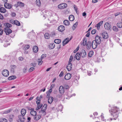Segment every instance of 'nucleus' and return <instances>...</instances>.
<instances>
[{
    "mask_svg": "<svg viewBox=\"0 0 122 122\" xmlns=\"http://www.w3.org/2000/svg\"><path fill=\"white\" fill-rule=\"evenodd\" d=\"M119 109V108L117 107H113L109 110V112L111 115L113 117H115V118H114V119L116 120L118 116Z\"/></svg>",
    "mask_w": 122,
    "mask_h": 122,
    "instance_id": "1",
    "label": "nucleus"
},
{
    "mask_svg": "<svg viewBox=\"0 0 122 122\" xmlns=\"http://www.w3.org/2000/svg\"><path fill=\"white\" fill-rule=\"evenodd\" d=\"M67 6V4L65 3H61L58 6V8L59 9H62L66 8Z\"/></svg>",
    "mask_w": 122,
    "mask_h": 122,
    "instance_id": "2",
    "label": "nucleus"
},
{
    "mask_svg": "<svg viewBox=\"0 0 122 122\" xmlns=\"http://www.w3.org/2000/svg\"><path fill=\"white\" fill-rule=\"evenodd\" d=\"M2 74L4 76L7 77L9 75V72L7 70H4L2 71Z\"/></svg>",
    "mask_w": 122,
    "mask_h": 122,
    "instance_id": "3",
    "label": "nucleus"
},
{
    "mask_svg": "<svg viewBox=\"0 0 122 122\" xmlns=\"http://www.w3.org/2000/svg\"><path fill=\"white\" fill-rule=\"evenodd\" d=\"M80 53L81 56L83 58L85 57L86 55V51L84 50H82Z\"/></svg>",
    "mask_w": 122,
    "mask_h": 122,
    "instance_id": "4",
    "label": "nucleus"
},
{
    "mask_svg": "<svg viewBox=\"0 0 122 122\" xmlns=\"http://www.w3.org/2000/svg\"><path fill=\"white\" fill-rule=\"evenodd\" d=\"M4 31L7 35H8L12 32V30L9 28H5L4 29Z\"/></svg>",
    "mask_w": 122,
    "mask_h": 122,
    "instance_id": "5",
    "label": "nucleus"
},
{
    "mask_svg": "<svg viewBox=\"0 0 122 122\" xmlns=\"http://www.w3.org/2000/svg\"><path fill=\"white\" fill-rule=\"evenodd\" d=\"M94 41H96L99 45L101 42V37L98 35L96 36L95 37V40Z\"/></svg>",
    "mask_w": 122,
    "mask_h": 122,
    "instance_id": "6",
    "label": "nucleus"
},
{
    "mask_svg": "<svg viewBox=\"0 0 122 122\" xmlns=\"http://www.w3.org/2000/svg\"><path fill=\"white\" fill-rule=\"evenodd\" d=\"M39 101L38 102V101H36V103L37 104V107L36 108L37 110H38L40 109L42 106L43 105L42 104H41L40 103V100L39 99L38 100Z\"/></svg>",
    "mask_w": 122,
    "mask_h": 122,
    "instance_id": "7",
    "label": "nucleus"
},
{
    "mask_svg": "<svg viewBox=\"0 0 122 122\" xmlns=\"http://www.w3.org/2000/svg\"><path fill=\"white\" fill-rule=\"evenodd\" d=\"M98 45V43L94 40L92 42V47L93 49H96Z\"/></svg>",
    "mask_w": 122,
    "mask_h": 122,
    "instance_id": "8",
    "label": "nucleus"
},
{
    "mask_svg": "<svg viewBox=\"0 0 122 122\" xmlns=\"http://www.w3.org/2000/svg\"><path fill=\"white\" fill-rule=\"evenodd\" d=\"M25 116L23 115L22 114L19 115L18 118L21 122H23L25 121Z\"/></svg>",
    "mask_w": 122,
    "mask_h": 122,
    "instance_id": "9",
    "label": "nucleus"
},
{
    "mask_svg": "<svg viewBox=\"0 0 122 122\" xmlns=\"http://www.w3.org/2000/svg\"><path fill=\"white\" fill-rule=\"evenodd\" d=\"M102 35L103 38L104 39H106L108 38V34L106 32L104 31L102 33Z\"/></svg>",
    "mask_w": 122,
    "mask_h": 122,
    "instance_id": "10",
    "label": "nucleus"
},
{
    "mask_svg": "<svg viewBox=\"0 0 122 122\" xmlns=\"http://www.w3.org/2000/svg\"><path fill=\"white\" fill-rule=\"evenodd\" d=\"M104 26L106 29L108 30H109L111 28L110 24L108 22L105 23Z\"/></svg>",
    "mask_w": 122,
    "mask_h": 122,
    "instance_id": "11",
    "label": "nucleus"
},
{
    "mask_svg": "<svg viewBox=\"0 0 122 122\" xmlns=\"http://www.w3.org/2000/svg\"><path fill=\"white\" fill-rule=\"evenodd\" d=\"M72 65L71 62H69L68 65H67L66 68L68 71H70L72 69Z\"/></svg>",
    "mask_w": 122,
    "mask_h": 122,
    "instance_id": "12",
    "label": "nucleus"
},
{
    "mask_svg": "<svg viewBox=\"0 0 122 122\" xmlns=\"http://www.w3.org/2000/svg\"><path fill=\"white\" fill-rule=\"evenodd\" d=\"M71 75L70 73L67 74L65 76V79L66 80H69L71 77Z\"/></svg>",
    "mask_w": 122,
    "mask_h": 122,
    "instance_id": "13",
    "label": "nucleus"
},
{
    "mask_svg": "<svg viewBox=\"0 0 122 122\" xmlns=\"http://www.w3.org/2000/svg\"><path fill=\"white\" fill-rule=\"evenodd\" d=\"M5 7L6 8L10 9L12 7V5L7 3L4 4Z\"/></svg>",
    "mask_w": 122,
    "mask_h": 122,
    "instance_id": "14",
    "label": "nucleus"
},
{
    "mask_svg": "<svg viewBox=\"0 0 122 122\" xmlns=\"http://www.w3.org/2000/svg\"><path fill=\"white\" fill-rule=\"evenodd\" d=\"M72 39V38H71L69 40V38H67L65 39L63 42V46L67 44Z\"/></svg>",
    "mask_w": 122,
    "mask_h": 122,
    "instance_id": "15",
    "label": "nucleus"
},
{
    "mask_svg": "<svg viewBox=\"0 0 122 122\" xmlns=\"http://www.w3.org/2000/svg\"><path fill=\"white\" fill-rule=\"evenodd\" d=\"M65 28L64 26L61 25L58 27V30L62 32L65 30Z\"/></svg>",
    "mask_w": 122,
    "mask_h": 122,
    "instance_id": "16",
    "label": "nucleus"
},
{
    "mask_svg": "<svg viewBox=\"0 0 122 122\" xmlns=\"http://www.w3.org/2000/svg\"><path fill=\"white\" fill-rule=\"evenodd\" d=\"M60 93L61 94H63L64 92V87L62 86H61L59 89Z\"/></svg>",
    "mask_w": 122,
    "mask_h": 122,
    "instance_id": "17",
    "label": "nucleus"
},
{
    "mask_svg": "<svg viewBox=\"0 0 122 122\" xmlns=\"http://www.w3.org/2000/svg\"><path fill=\"white\" fill-rule=\"evenodd\" d=\"M80 78L79 76H75L73 77L72 79V81H75L79 80Z\"/></svg>",
    "mask_w": 122,
    "mask_h": 122,
    "instance_id": "18",
    "label": "nucleus"
},
{
    "mask_svg": "<svg viewBox=\"0 0 122 122\" xmlns=\"http://www.w3.org/2000/svg\"><path fill=\"white\" fill-rule=\"evenodd\" d=\"M41 117L40 115L36 114L34 117V119L35 120L37 121L39 120Z\"/></svg>",
    "mask_w": 122,
    "mask_h": 122,
    "instance_id": "19",
    "label": "nucleus"
},
{
    "mask_svg": "<svg viewBox=\"0 0 122 122\" xmlns=\"http://www.w3.org/2000/svg\"><path fill=\"white\" fill-rule=\"evenodd\" d=\"M103 21H101L100 22H99L98 24H97L96 25V27H97V30H99V29L100 26L102 25L103 23Z\"/></svg>",
    "mask_w": 122,
    "mask_h": 122,
    "instance_id": "20",
    "label": "nucleus"
},
{
    "mask_svg": "<svg viewBox=\"0 0 122 122\" xmlns=\"http://www.w3.org/2000/svg\"><path fill=\"white\" fill-rule=\"evenodd\" d=\"M81 56L80 53H77L76 54L75 56L76 59L77 60H79Z\"/></svg>",
    "mask_w": 122,
    "mask_h": 122,
    "instance_id": "21",
    "label": "nucleus"
},
{
    "mask_svg": "<svg viewBox=\"0 0 122 122\" xmlns=\"http://www.w3.org/2000/svg\"><path fill=\"white\" fill-rule=\"evenodd\" d=\"M87 40L85 38H84L83 39V42H81V45L83 46H86L87 43H86Z\"/></svg>",
    "mask_w": 122,
    "mask_h": 122,
    "instance_id": "22",
    "label": "nucleus"
},
{
    "mask_svg": "<svg viewBox=\"0 0 122 122\" xmlns=\"http://www.w3.org/2000/svg\"><path fill=\"white\" fill-rule=\"evenodd\" d=\"M38 48L37 46H34L33 47V51L34 52L36 53L38 51Z\"/></svg>",
    "mask_w": 122,
    "mask_h": 122,
    "instance_id": "23",
    "label": "nucleus"
},
{
    "mask_svg": "<svg viewBox=\"0 0 122 122\" xmlns=\"http://www.w3.org/2000/svg\"><path fill=\"white\" fill-rule=\"evenodd\" d=\"M53 101V98L52 97H50L48 98V102L49 103L51 104Z\"/></svg>",
    "mask_w": 122,
    "mask_h": 122,
    "instance_id": "24",
    "label": "nucleus"
},
{
    "mask_svg": "<svg viewBox=\"0 0 122 122\" xmlns=\"http://www.w3.org/2000/svg\"><path fill=\"white\" fill-rule=\"evenodd\" d=\"M34 110H31L30 112V113L32 116H34L37 114V112Z\"/></svg>",
    "mask_w": 122,
    "mask_h": 122,
    "instance_id": "25",
    "label": "nucleus"
},
{
    "mask_svg": "<svg viewBox=\"0 0 122 122\" xmlns=\"http://www.w3.org/2000/svg\"><path fill=\"white\" fill-rule=\"evenodd\" d=\"M21 114L23 115H25L26 112V110L25 109H22L21 111Z\"/></svg>",
    "mask_w": 122,
    "mask_h": 122,
    "instance_id": "26",
    "label": "nucleus"
},
{
    "mask_svg": "<svg viewBox=\"0 0 122 122\" xmlns=\"http://www.w3.org/2000/svg\"><path fill=\"white\" fill-rule=\"evenodd\" d=\"M69 19L70 21H73L74 20V17L72 15H70L69 16Z\"/></svg>",
    "mask_w": 122,
    "mask_h": 122,
    "instance_id": "27",
    "label": "nucleus"
},
{
    "mask_svg": "<svg viewBox=\"0 0 122 122\" xmlns=\"http://www.w3.org/2000/svg\"><path fill=\"white\" fill-rule=\"evenodd\" d=\"M87 48L89 49L91 47V43L90 41H88L86 45Z\"/></svg>",
    "mask_w": 122,
    "mask_h": 122,
    "instance_id": "28",
    "label": "nucleus"
},
{
    "mask_svg": "<svg viewBox=\"0 0 122 122\" xmlns=\"http://www.w3.org/2000/svg\"><path fill=\"white\" fill-rule=\"evenodd\" d=\"M44 36L45 38L46 39H49L50 38V34L49 33H45V34L44 35Z\"/></svg>",
    "mask_w": 122,
    "mask_h": 122,
    "instance_id": "29",
    "label": "nucleus"
},
{
    "mask_svg": "<svg viewBox=\"0 0 122 122\" xmlns=\"http://www.w3.org/2000/svg\"><path fill=\"white\" fill-rule=\"evenodd\" d=\"M63 23L65 25H69L70 24L69 21L66 20H64V21Z\"/></svg>",
    "mask_w": 122,
    "mask_h": 122,
    "instance_id": "30",
    "label": "nucleus"
},
{
    "mask_svg": "<svg viewBox=\"0 0 122 122\" xmlns=\"http://www.w3.org/2000/svg\"><path fill=\"white\" fill-rule=\"evenodd\" d=\"M16 77L15 76H12L9 77L8 78V79L9 80H11L15 79H16Z\"/></svg>",
    "mask_w": 122,
    "mask_h": 122,
    "instance_id": "31",
    "label": "nucleus"
},
{
    "mask_svg": "<svg viewBox=\"0 0 122 122\" xmlns=\"http://www.w3.org/2000/svg\"><path fill=\"white\" fill-rule=\"evenodd\" d=\"M6 11V9L3 7H1L0 8V12L1 13H5Z\"/></svg>",
    "mask_w": 122,
    "mask_h": 122,
    "instance_id": "32",
    "label": "nucleus"
},
{
    "mask_svg": "<svg viewBox=\"0 0 122 122\" xmlns=\"http://www.w3.org/2000/svg\"><path fill=\"white\" fill-rule=\"evenodd\" d=\"M117 25L119 28H121L122 27V23L121 22H118L117 24Z\"/></svg>",
    "mask_w": 122,
    "mask_h": 122,
    "instance_id": "33",
    "label": "nucleus"
},
{
    "mask_svg": "<svg viewBox=\"0 0 122 122\" xmlns=\"http://www.w3.org/2000/svg\"><path fill=\"white\" fill-rule=\"evenodd\" d=\"M5 26L6 27V28H9L12 26L11 24L9 23H6L5 24Z\"/></svg>",
    "mask_w": 122,
    "mask_h": 122,
    "instance_id": "34",
    "label": "nucleus"
},
{
    "mask_svg": "<svg viewBox=\"0 0 122 122\" xmlns=\"http://www.w3.org/2000/svg\"><path fill=\"white\" fill-rule=\"evenodd\" d=\"M47 104H45L42 107L41 110H46L47 109Z\"/></svg>",
    "mask_w": 122,
    "mask_h": 122,
    "instance_id": "35",
    "label": "nucleus"
},
{
    "mask_svg": "<svg viewBox=\"0 0 122 122\" xmlns=\"http://www.w3.org/2000/svg\"><path fill=\"white\" fill-rule=\"evenodd\" d=\"M36 5L40 6L41 5V3L40 0H36Z\"/></svg>",
    "mask_w": 122,
    "mask_h": 122,
    "instance_id": "36",
    "label": "nucleus"
},
{
    "mask_svg": "<svg viewBox=\"0 0 122 122\" xmlns=\"http://www.w3.org/2000/svg\"><path fill=\"white\" fill-rule=\"evenodd\" d=\"M61 42V40L59 39H56L54 41V42L56 44H59Z\"/></svg>",
    "mask_w": 122,
    "mask_h": 122,
    "instance_id": "37",
    "label": "nucleus"
},
{
    "mask_svg": "<svg viewBox=\"0 0 122 122\" xmlns=\"http://www.w3.org/2000/svg\"><path fill=\"white\" fill-rule=\"evenodd\" d=\"M50 48L51 49H53L54 48L55 46L54 43H53L52 44H50L49 45Z\"/></svg>",
    "mask_w": 122,
    "mask_h": 122,
    "instance_id": "38",
    "label": "nucleus"
},
{
    "mask_svg": "<svg viewBox=\"0 0 122 122\" xmlns=\"http://www.w3.org/2000/svg\"><path fill=\"white\" fill-rule=\"evenodd\" d=\"M46 110H41L40 112L42 113L41 115L43 116L45 115L46 114V112L45 111Z\"/></svg>",
    "mask_w": 122,
    "mask_h": 122,
    "instance_id": "39",
    "label": "nucleus"
},
{
    "mask_svg": "<svg viewBox=\"0 0 122 122\" xmlns=\"http://www.w3.org/2000/svg\"><path fill=\"white\" fill-rule=\"evenodd\" d=\"M15 24L18 26H20V23L19 21L17 20H14Z\"/></svg>",
    "mask_w": 122,
    "mask_h": 122,
    "instance_id": "40",
    "label": "nucleus"
},
{
    "mask_svg": "<svg viewBox=\"0 0 122 122\" xmlns=\"http://www.w3.org/2000/svg\"><path fill=\"white\" fill-rule=\"evenodd\" d=\"M93 53V52L92 51H90L88 54V56L90 57H91L92 56Z\"/></svg>",
    "mask_w": 122,
    "mask_h": 122,
    "instance_id": "41",
    "label": "nucleus"
},
{
    "mask_svg": "<svg viewBox=\"0 0 122 122\" xmlns=\"http://www.w3.org/2000/svg\"><path fill=\"white\" fill-rule=\"evenodd\" d=\"M113 29L114 31L117 32L118 31V28L115 26H113Z\"/></svg>",
    "mask_w": 122,
    "mask_h": 122,
    "instance_id": "42",
    "label": "nucleus"
},
{
    "mask_svg": "<svg viewBox=\"0 0 122 122\" xmlns=\"http://www.w3.org/2000/svg\"><path fill=\"white\" fill-rule=\"evenodd\" d=\"M10 67L12 70H14V69L16 67V66L14 65H12L10 66Z\"/></svg>",
    "mask_w": 122,
    "mask_h": 122,
    "instance_id": "43",
    "label": "nucleus"
},
{
    "mask_svg": "<svg viewBox=\"0 0 122 122\" xmlns=\"http://www.w3.org/2000/svg\"><path fill=\"white\" fill-rule=\"evenodd\" d=\"M114 15L115 17H116L118 15H121V14L120 12H117L115 13L114 14Z\"/></svg>",
    "mask_w": 122,
    "mask_h": 122,
    "instance_id": "44",
    "label": "nucleus"
},
{
    "mask_svg": "<svg viewBox=\"0 0 122 122\" xmlns=\"http://www.w3.org/2000/svg\"><path fill=\"white\" fill-rule=\"evenodd\" d=\"M0 122H8V121L6 119L4 118L1 119L0 121Z\"/></svg>",
    "mask_w": 122,
    "mask_h": 122,
    "instance_id": "45",
    "label": "nucleus"
},
{
    "mask_svg": "<svg viewBox=\"0 0 122 122\" xmlns=\"http://www.w3.org/2000/svg\"><path fill=\"white\" fill-rule=\"evenodd\" d=\"M35 68L33 67H31L30 68L29 70V72H31L35 70Z\"/></svg>",
    "mask_w": 122,
    "mask_h": 122,
    "instance_id": "46",
    "label": "nucleus"
},
{
    "mask_svg": "<svg viewBox=\"0 0 122 122\" xmlns=\"http://www.w3.org/2000/svg\"><path fill=\"white\" fill-rule=\"evenodd\" d=\"M46 54H42L41 56V59L42 60L45 58L46 57Z\"/></svg>",
    "mask_w": 122,
    "mask_h": 122,
    "instance_id": "47",
    "label": "nucleus"
},
{
    "mask_svg": "<svg viewBox=\"0 0 122 122\" xmlns=\"http://www.w3.org/2000/svg\"><path fill=\"white\" fill-rule=\"evenodd\" d=\"M11 111L10 109H9L3 112L4 114H6L10 112Z\"/></svg>",
    "mask_w": 122,
    "mask_h": 122,
    "instance_id": "48",
    "label": "nucleus"
},
{
    "mask_svg": "<svg viewBox=\"0 0 122 122\" xmlns=\"http://www.w3.org/2000/svg\"><path fill=\"white\" fill-rule=\"evenodd\" d=\"M27 67L26 66H25L24 68L23 69V71L24 73H25L26 71Z\"/></svg>",
    "mask_w": 122,
    "mask_h": 122,
    "instance_id": "49",
    "label": "nucleus"
},
{
    "mask_svg": "<svg viewBox=\"0 0 122 122\" xmlns=\"http://www.w3.org/2000/svg\"><path fill=\"white\" fill-rule=\"evenodd\" d=\"M96 31L95 30H93L91 31V34H94L96 33Z\"/></svg>",
    "mask_w": 122,
    "mask_h": 122,
    "instance_id": "50",
    "label": "nucleus"
},
{
    "mask_svg": "<svg viewBox=\"0 0 122 122\" xmlns=\"http://www.w3.org/2000/svg\"><path fill=\"white\" fill-rule=\"evenodd\" d=\"M42 60H41V61L40 59H38V64L41 65L42 63Z\"/></svg>",
    "mask_w": 122,
    "mask_h": 122,
    "instance_id": "51",
    "label": "nucleus"
},
{
    "mask_svg": "<svg viewBox=\"0 0 122 122\" xmlns=\"http://www.w3.org/2000/svg\"><path fill=\"white\" fill-rule=\"evenodd\" d=\"M63 71H61L59 75V76L60 77H62L63 76Z\"/></svg>",
    "mask_w": 122,
    "mask_h": 122,
    "instance_id": "52",
    "label": "nucleus"
},
{
    "mask_svg": "<svg viewBox=\"0 0 122 122\" xmlns=\"http://www.w3.org/2000/svg\"><path fill=\"white\" fill-rule=\"evenodd\" d=\"M24 58L21 57H20L18 58V60L20 61H22L24 60Z\"/></svg>",
    "mask_w": 122,
    "mask_h": 122,
    "instance_id": "53",
    "label": "nucleus"
},
{
    "mask_svg": "<svg viewBox=\"0 0 122 122\" xmlns=\"http://www.w3.org/2000/svg\"><path fill=\"white\" fill-rule=\"evenodd\" d=\"M30 47V46L29 45H27L25 46V48L26 50L28 49Z\"/></svg>",
    "mask_w": 122,
    "mask_h": 122,
    "instance_id": "54",
    "label": "nucleus"
},
{
    "mask_svg": "<svg viewBox=\"0 0 122 122\" xmlns=\"http://www.w3.org/2000/svg\"><path fill=\"white\" fill-rule=\"evenodd\" d=\"M74 7L76 12L77 13V8L75 5H74Z\"/></svg>",
    "mask_w": 122,
    "mask_h": 122,
    "instance_id": "55",
    "label": "nucleus"
},
{
    "mask_svg": "<svg viewBox=\"0 0 122 122\" xmlns=\"http://www.w3.org/2000/svg\"><path fill=\"white\" fill-rule=\"evenodd\" d=\"M72 59H73L72 56V55H71L70 57V60H69V62H71V61H72Z\"/></svg>",
    "mask_w": 122,
    "mask_h": 122,
    "instance_id": "56",
    "label": "nucleus"
},
{
    "mask_svg": "<svg viewBox=\"0 0 122 122\" xmlns=\"http://www.w3.org/2000/svg\"><path fill=\"white\" fill-rule=\"evenodd\" d=\"M0 19L1 20H3L4 19L3 16L0 13Z\"/></svg>",
    "mask_w": 122,
    "mask_h": 122,
    "instance_id": "57",
    "label": "nucleus"
},
{
    "mask_svg": "<svg viewBox=\"0 0 122 122\" xmlns=\"http://www.w3.org/2000/svg\"><path fill=\"white\" fill-rule=\"evenodd\" d=\"M3 30H0V36L2 35L3 34Z\"/></svg>",
    "mask_w": 122,
    "mask_h": 122,
    "instance_id": "58",
    "label": "nucleus"
},
{
    "mask_svg": "<svg viewBox=\"0 0 122 122\" xmlns=\"http://www.w3.org/2000/svg\"><path fill=\"white\" fill-rule=\"evenodd\" d=\"M16 14L15 13L12 12L11 13V15L13 17H15V16Z\"/></svg>",
    "mask_w": 122,
    "mask_h": 122,
    "instance_id": "59",
    "label": "nucleus"
},
{
    "mask_svg": "<svg viewBox=\"0 0 122 122\" xmlns=\"http://www.w3.org/2000/svg\"><path fill=\"white\" fill-rule=\"evenodd\" d=\"M36 66V64L35 63H32L31 64V66H32L34 67H35Z\"/></svg>",
    "mask_w": 122,
    "mask_h": 122,
    "instance_id": "60",
    "label": "nucleus"
},
{
    "mask_svg": "<svg viewBox=\"0 0 122 122\" xmlns=\"http://www.w3.org/2000/svg\"><path fill=\"white\" fill-rule=\"evenodd\" d=\"M31 118L30 117H28L27 118V122H31Z\"/></svg>",
    "mask_w": 122,
    "mask_h": 122,
    "instance_id": "61",
    "label": "nucleus"
},
{
    "mask_svg": "<svg viewBox=\"0 0 122 122\" xmlns=\"http://www.w3.org/2000/svg\"><path fill=\"white\" fill-rule=\"evenodd\" d=\"M10 21L11 23L12 24H15V22H14V20H10Z\"/></svg>",
    "mask_w": 122,
    "mask_h": 122,
    "instance_id": "62",
    "label": "nucleus"
},
{
    "mask_svg": "<svg viewBox=\"0 0 122 122\" xmlns=\"http://www.w3.org/2000/svg\"><path fill=\"white\" fill-rule=\"evenodd\" d=\"M55 86V85L54 84H52L51 85V86L50 88L51 89H52L53 87H54Z\"/></svg>",
    "mask_w": 122,
    "mask_h": 122,
    "instance_id": "63",
    "label": "nucleus"
},
{
    "mask_svg": "<svg viewBox=\"0 0 122 122\" xmlns=\"http://www.w3.org/2000/svg\"><path fill=\"white\" fill-rule=\"evenodd\" d=\"M28 109L29 110H34V108H32L30 107H28Z\"/></svg>",
    "mask_w": 122,
    "mask_h": 122,
    "instance_id": "64",
    "label": "nucleus"
}]
</instances>
